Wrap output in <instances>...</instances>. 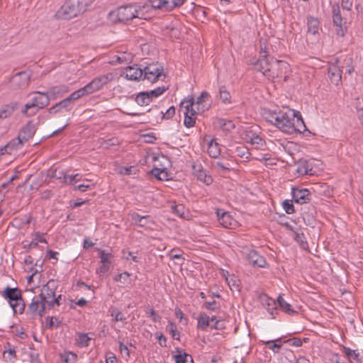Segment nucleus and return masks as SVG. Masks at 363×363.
<instances>
[{
  "mask_svg": "<svg viewBox=\"0 0 363 363\" xmlns=\"http://www.w3.org/2000/svg\"><path fill=\"white\" fill-rule=\"evenodd\" d=\"M296 172L300 175H306V174L313 175V169L310 167L309 164L306 161L298 164V165L297 167Z\"/></svg>",
  "mask_w": 363,
  "mask_h": 363,
  "instance_id": "nucleus-31",
  "label": "nucleus"
},
{
  "mask_svg": "<svg viewBox=\"0 0 363 363\" xmlns=\"http://www.w3.org/2000/svg\"><path fill=\"white\" fill-rule=\"evenodd\" d=\"M214 167L218 168V169L223 173L228 172L230 170V167L228 165L225 164L221 161H218L214 164Z\"/></svg>",
  "mask_w": 363,
  "mask_h": 363,
  "instance_id": "nucleus-61",
  "label": "nucleus"
},
{
  "mask_svg": "<svg viewBox=\"0 0 363 363\" xmlns=\"http://www.w3.org/2000/svg\"><path fill=\"white\" fill-rule=\"evenodd\" d=\"M99 257L102 264H110L108 259L112 257V254L111 252H106L105 250H100Z\"/></svg>",
  "mask_w": 363,
  "mask_h": 363,
  "instance_id": "nucleus-51",
  "label": "nucleus"
},
{
  "mask_svg": "<svg viewBox=\"0 0 363 363\" xmlns=\"http://www.w3.org/2000/svg\"><path fill=\"white\" fill-rule=\"evenodd\" d=\"M35 96L28 102L21 112L28 116L34 115L38 110L46 107L50 103V96L47 92L35 91Z\"/></svg>",
  "mask_w": 363,
  "mask_h": 363,
  "instance_id": "nucleus-5",
  "label": "nucleus"
},
{
  "mask_svg": "<svg viewBox=\"0 0 363 363\" xmlns=\"http://www.w3.org/2000/svg\"><path fill=\"white\" fill-rule=\"evenodd\" d=\"M18 108V102H11L8 104L4 105L0 108L1 116L3 119H6L11 116Z\"/></svg>",
  "mask_w": 363,
  "mask_h": 363,
  "instance_id": "nucleus-21",
  "label": "nucleus"
},
{
  "mask_svg": "<svg viewBox=\"0 0 363 363\" xmlns=\"http://www.w3.org/2000/svg\"><path fill=\"white\" fill-rule=\"evenodd\" d=\"M250 143L257 150H262L266 146L265 141L258 135H253Z\"/></svg>",
  "mask_w": 363,
  "mask_h": 363,
  "instance_id": "nucleus-33",
  "label": "nucleus"
},
{
  "mask_svg": "<svg viewBox=\"0 0 363 363\" xmlns=\"http://www.w3.org/2000/svg\"><path fill=\"white\" fill-rule=\"evenodd\" d=\"M160 114L162 115V119H169L172 118L175 114V108L172 106H170L165 113L163 111H160Z\"/></svg>",
  "mask_w": 363,
  "mask_h": 363,
  "instance_id": "nucleus-55",
  "label": "nucleus"
},
{
  "mask_svg": "<svg viewBox=\"0 0 363 363\" xmlns=\"http://www.w3.org/2000/svg\"><path fill=\"white\" fill-rule=\"evenodd\" d=\"M89 95L85 87H82L74 92H72L67 98L69 99L71 103L75 100L79 99V98Z\"/></svg>",
  "mask_w": 363,
  "mask_h": 363,
  "instance_id": "nucleus-39",
  "label": "nucleus"
},
{
  "mask_svg": "<svg viewBox=\"0 0 363 363\" xmlns=\"http://www.w3.org/2000/svg\"><path fill=\"white\" fill-rule=\"evenodd\" d=\"M60 325V322L58 321V319L55 317H48L46 319V323L45 327L47 328H52V327H58Z\"/></svg>",
  "mask_w": 363,
  "mask_h": 363,
  "instance_id": "nucleus-54",
  "label": "nucleus"
},
{
  "mask_svg": "<svg viewBox=\"0 0 363 363\" xmlns=\"http://www.w3.org/2000/svg\"><path fill=\"white\" fill-rule=\"evenodd\" d=\"M135 101L138 105L143 106L148 105L152 101V100L150 96L148 95L147 91H144L139 93L136 96Z\"/></svg>",
  "mask_w": 363,
  "mask_h": 363,
  "instance_id": "nucleus-32",
  "label": "nucleus"
},
{
  "mask_svg": "<svg viewBox=\"0 0 363 363\" xmlns=\"http://www.w3.org/2000/svg\"><path fill=\"white\" fill-rule=\"evenodd\" d=\"M56 286L54 281H49L44 285L41 289L40 298L49 307H53L55 305L60 306L61 295L55 296Z\"/></svg>",
  "mask_w": 363,
  "mask_h": 363,
  "instance_id": "nucleus-8",
  "label": "nucleus"
},
{
  "mask_svg": "<svg viewBox=\"0 0 363 363\" xmlns=\"http://www.w3.org/2000/svg\"><path fill=\"white\" fill-rule=\"evenodd\" d=\"M168 327H169V333L172 334V337L178 340L179 334L177 332L176 325L174 323H169V325Z\"/></svg>",
  "mask_w": 363,
  "mask_h": 363,
  "instance_id": "nucleus-60",
  "label": "nucleus"
},
{
  "mask_svg": "<svg viewBox=\"0 0 363 363\" xmlns=\"http://www.w3.org/2000/svg\"><path fill=\"white\" fill-rule=\"evenodd\" d=\"M194 105V99L193 97L186 98L183 99L180 104V111L184 115V125L186 128L194 127L196 124V112Z\"/></svg>",
  "mask_w": 363,
  "mask_h": 363,
  "instance_id": "nucleus-6",
  "label": "nucleus"
},
{
  "mask_svg": "<svg viewBox=\"0 0 363 363\" xmlns=\"http://www.w3.org/2000/svg\"><path fill=\"white\" fill-rule=\"evenodd\" d=\"M196 177L198 179L207 185H209L213 182V178L210 175H208L204 170L197 174Z\"/></svg>",
  "mask_w": 363,
  "mask_h": 363,
  "instance_id": "nucleus-45",
  "label": "nucleus"
},
{
  "mask_svg": "<svg viewBox=\"0 0 363 363\" xmlns=\"http://www.w3.org/2000/svg\"><path fill=\"white\" fill-rule=\"evenodd\" d=\"M278 113L279 112H277L276 111H272L264 109L262 112V116L267 122L274 125L275 121L278 120Z\"/></svg>",
  "mask_w": 363,
  "mask_h": 363,
  "instance_id": "nucleus-35",
  "label": "nucleus"
},
{
  "mask_svg": "<svg viewBox=\"0 0 363 363\" xmlns=\"http://www.w3.org/2000/svg\"><path fill=\"white\" fill-rule=\"evenodd\" d=\"M145 6V9L151 7L154 9H161L162 11V0H150L149 4H146Z\"/></svg>",
  "mask_w": 363,
  "mask_h": 363,
  "instance_id": "nucleus-56",
  "label": "nucleus"
},
{
  "mask_svg": "<svg viewBox=\"0 0 363 363\" xmlns=\"http://www.w3.org/2000/svg\"><path fill=\"white\" fill-rule=\"evenodd\" d=\"M122 254H123V257L127 260H128L129 259H131L134 262H139V258L137 256L133 255L132 252L123 250H122Z\"/></svg>",
  "mask_w": 363,
  "mask_h": 363,
  "instance_id": "nucleus-57",
  "label": "nucleus"
},
{
  "mask_svg": "<svg viewBox=\"0 0 363 363\" xmlns=\"http://www.w3.org/2000/svg\"><path fill=\"white\" fill-rule=\"evenodd\" d=\"M353 5V0H341L342 9L350 11Z\"/></svg>",
  "mask_w": 363,
  "mask_h": 363,
  "instance_id": "nucleus-62",
  "label": "nucleus"
},
{
  "mask_svg": "<svg viewBox=\"0 0 363 363\" xmlns=\"http://www.w3.org/2000/svg\"><path fill=\"white\" fill-rule=\"evenodd\" d=\"M291 195L295 203L304 204L308 203L311 199V194L308 189H300L293 186Z\"/></svg>",
  "mask_w": 363,
  "mask_h": 363,
  "instance_id": "nucleus-11",
  "label": "nucleus"
},
{
  "mask_svg": "<svg viewBox=\"0 0 363 363\" xmlns=\"http://www.w3.org/2000/svg\"><path fill=\"white\" fill-rule=\"evenodd\" d=\"M71 104V101L68 98H65V99L60 101L59 103H57L55 105L50 107L48 110L49 113L55 114L58 111H61L63 108H67Z\"/></svg>",
  "mask_w": 363,
  "mask_h": 363,
  "instance_id": "nucleus-26",
  "label": "nucleus"
},
{
  "mask_svg": "<svg viewBox=\"0 0 363 363\" xmlns=\"http://www.w3.org/2000/svg\"><path fill=\"white\" fill-rule=\"evenodd\" d=\"M111 316L112 317V320L115 322L123 321L125 320L124 315L118 309L112 310L111 311Z\"/></svg>",
  "mask_w": 363,
  "mask_h": 363,
  "instance_id": "nucleus-47",
  "label": "nucleus"
},
{
  "mask_svg": "<svg viewBox=\"0 0 363 363\" xmlns=\"http://www.w3.org/2000/svg\"><path fill=\"white\" fill-rule=\"evenodd\" d=\"M69 91V87L67 85H58L52 86L47 91L50 99H55L59 96Z\"/></svg>",
  "mask_w": 363,
  "mask_h": 363,
  "instance_id": "nucleus-19",
  "label": "nucleus"
},
{
  "mask_svg": "<svg viewBox=\"0 0 363 363\" xmlns=\"http://www.w3.org/2000/svg\"><path fill=\"white\" fill-rule=\"evenodd\" d=\"M210 325L209 316L205 313H201L198 318L197 328L201 330H205Z\"/></svg>",
  "mask_w": 363,
  "mask_h": 363,
  "instance_id": "nucleus-28",
  "label": "nucleus"
},
{
  "mask_svg": "<svg viewBox=\"0 0 363 363\" xmlns=\"http://www.w3.org/2000/svg\"><path fill=\"white\" fill-rule=\"evenodd\" d=\"M344 352L350 359H353L358 362H363V350L359 351L358 350H351L349 347H345Z\"/></svg>",
  "mask_w": 363,
  "mask_h": 363,
  "instance_id": "nucleus-24",
  "label": "nucleus"
},
{
  "mask_svg": "<svg viewBox=\"0 0 363 363\" xmlns=\"http://www.w3.org/2000/svg\"><path fill=\"white\" fill-rule=\"evenodd\" d=\"M260 301L262 306L272 315V318H274V315L277 313V303L273 298H270L266 294L260 296Z\"/></svg>",
  "mask_w": 363,
  "mask_h": 363,
  "instance_id": "nucleus-17",
  "label": "nucleus"
},
{
  "mask_svg": "<svg viewBox=\"0 0 363 363\" xmlns=\"http://www.w3.org/2000/svg\"><path fill=\"white\" fill-rule=\"evenodd\" d=\"M45 303L40 298H33L28 306V312L33 316H43L45 311Z\"/></svg>",
  "mask_w": 363,
  "mask_h": 363,
  "instance_id": "nucleus-12",
  "label": "nucleus"
},
{
  "mask_svg": "<svg viewBox=\"0 0 363 363\" xmlns=\"http://www.w3.org/2000/svg\"><path fill=\"white\" fill-rule=\"evenodd\" d=\"M1 296L9 301L15 313L21 314L24 311L25 303L22 298L21 291L18 288L7 286L1 292Z\"/></svg>",
  "mask_w": 363,
  "mask_h": 363,
  "instance_id": "nucleus-4",
  "label": "nucleus"
},
{
  "mask_svg": "<svg viewBox=\"0 0 363 363\" xmlns=\"http://www.w3.org/2000/svg\"><path fill=\"white\" fill-rule=\"evenodd\" d=\"M235 153L238 156L241 158L248 159L249 158V151L248 150L242 146L237 147L235 149Z\"/></svg>",
  "mask_w": 363,
  "mask_h": 363,
  "instance_id": "nucleus-49",
  "label": "nucleus"
},
{
  "mask_svg": "<svg viewBox=\"0 0 363 363\" xmlns=\"http://www.w3.org/2000/svg\"><path fill=\"white\" fill-rule=\"evenodd\" d=\"M169 207L172 213L180 218H186L189 216V211L183 204L171 201L169 203Z\"/></svg>",
  "mask_w": 363,
  "mask_h": 363,
  "instance_id": "nucleus-20",
  "label": "nucleus"
},
{
  "mask_svg": "<svg viewBox=\"0 0 363 363\" xmlns=\"http://www.w3.org/2000/svg\"><path fill=\"white\" fill-rule=\"evenodd\" d=\"M119 350H120V352L121 353L122 356L124 358H126V359L129 358V357H130L129 350H128V347L121 342H119Z\"/></svg>",
  "mask_w": 363,
  "mask_h": 363,
  "instance_id": "nucleus-59",
  "label": "nucleus"
},
{
  "mask_svg": "<svg viewBox=\"0 0 363 363\" xmlns=\"http://www.w3.org/2000/svg\"><path fill=\"white\" fill-rule=\"evenodd\" d=\"M192 170H193V173L195 176H196L197 174L201 173L202 171H203L202 165L199 163L194 164L192 165Z\"/></svg>",
  "mask_w": 363,
  "mask_h": 363,
  "instance_id": "nucleus-63",
  "label": "nucleus"
},
{
  "mask_svg": "<svg viewBox=\"0 0 363 363\" xmlns=\"http://www.w3.org/2000/svg\"><path fill=\"white\" fill-rule=\"evenodd\" d=\"M284 342L288 343L291 346L297 347H301L302 345V340L298 337L289 338L285 340Z\"/></svg>",
  "mask_w": 363,
  "mask_h": 363,
  "instance_id": "nucleus-58",
  "label": "nucleus"
},
{
  "mask_svg": "<svg viewBox=\"0 0 363 363\" xmlns=\"http://www.w3.org/2000/svg\"><path fill=\"white\" fill-rule=\"evenodd\" d=\"M308 31L315 35L318 33L319 30V21L316 18L310 16L307 20Z\"/></svg>",
  "mask_w": 363,
  "mask_h": 363,
  "instance_id": "nucleus-29",
  "label": "nucleus"
},
{
  "mask_svg": "<svg viewBox=\"0 0 363 363\" xmlns=\"http://www.w3.org/2000/svg\"><path fill=\"white\" fill-rule=\"evenodd\" d=\"M265 344L268 348L272 350L274 353H278L280 350V345H278L275 340L262 341Z\"/></svg>",
  "mask_w": 363,
  "mask_h": 363,
  "instance_id": "nucleus-48",
  "label": "nucleus"
},
{
  "mask_svg": "<svg viewBox=\"0 0 363 363\" xmlns=\"http://www.w3.org/2000/svg\"><path fill=\"white\" fill-rule=\"evenodd\" d=\"M216 213L219 223L224 228H233L236 225V221L229 213L217 210Z\"/></svg>",
  "mask_w": 363,
  "mask_h": 363,
  "instance_id": "nucleus-15",
  "label": "nucleus"
},
{
  "mask_svg": "<svg viewBox=\"0 0 363 363\" xmlns=\"http://www.w3.org/2000/svg\"><path fill=\"white\" fill-rule=\"evenodd\" d=\"M203 306L208 311H216L219 309V304L216 301H206L203 303Z\"/></svg>",
  "mask_w": 363,
  "mask_h": 363,
  "instance_id": "nucleus-52",
  "label": "nucleus"
},
{
  "mask_svg": "<svg viewBox=\"0 0 363 363\" xmlns=\"http://www.w3.org/2000/svg\"><path fill=\"white\" fill-rule=\"evenodd\" d=\"M210 94L207 91H203L196 101H194V108L196 112L203 113L209 109L211 105L208 103Z\"/></svg>",
  "mask_w": 363,
  "mask_h": 363,
  "instance_id": "nucleus-14",
  "label": "nucleus"
},
{
  "mask_svg": "<svg viewBox=\"0 0 363 363\" xmlns=\"http://www.w3.org/2000/svg\"><path fill=\"white\" fill-rule=\"evenodd\" d=\"M91 338L85 333H80L77 340L78 346L81 347H87L89 345Z\"/></svg>",
  "mask_w": 363,
  "mask_h": 363,
  "instance_id": "nucleus-40",
  "label": "nucleus"
},
{
  "mask_svg": "<svg viewBox=\"0 0 363 363\" xmlns=\"http://www.w3.org/2000/svg\"><path fill=\"white\" fill-rule=\"evenodd\" d=\"M287 66V63L284 61L277 60L273 58L269 60L267 57V52L262 48H261L260 57L255 64V69L262 72L268 79L281 77L279 69H286Z\"/></svg>",
  "mask_w": 363,
  "mask_h": 363,
  "instance_id": "nucleus-1",
  "label": "nucleus"
},
{
  "mask_svg": "<svg viewBox=\"0 0 363 363\" xmlns=\"http://www.w3.org/2000/svg\"><path fill=\"white\" fill-rule=\"evenodd\" d=\"M219 96L220 99L223 103L225 104H229L231 103V96L230 92L227 90L225 86H222L219 88Z\"/></svg>",
  "mask_w": 363,
  "mask_h": 363,
  "instance_id": "nucleus-38",
  "label": "nucleus"
},
{
  "mask_svg": "<svg viewBox=\"0 0 363 363\" xmlns=\"http://www.w3.org/2000/svg\"><path fill=\"white\" fill-rule=\"evenodd\" d=\"M82 176L81 174H76L74 175H69V176L65 175L64 179H65V183H67L68 184H74L77 182L80 181L82 179Z\"/></svg>",
  "mask_w": 363,
  "mask_h": 363,
  "instance_id": "nucleus-44",
  "label": "nucleus"
},
{
  "mask_svg": "<svg viewBox=\"0 0 363 363\" xmlns=\"http://www.w3.org/2000/svg\"><path fill=\"white\" fill-rule=\"evenodd\" d=\"M277 116L278 120L275 121L274 125L284 133H294L296 112L292 110L279 111Z\"/></svg>",
  "mask_w": 363,
  "mask_h": 363,
  "instance_id": "nucleus-7",
  "label": "nucleus"
},
{
  "mask_svg": "<svg viewBox=\"0 0 363 363\" xmlns=\"http://www.w3.org/2000/svg\"><path fill=\"white\" fill-rule=\"evenodd\" d=\"M146 6L136 7L133 5L121 6L109 13L110 19L114 22H126L134 18L146 19L144 13Z\"/></svg>",
  "mask_w": 363,
  "mask_h": 363,
  "instance_id": "nucleus-3",
  "label": "nucleus"
},
{
  "mask_svg": "<svg viewBox=\"0 0 363 363\" xmlns=\"http://www.w3.org/2000/svg\"><path fill=\"white\" fill-rule=\"evenodd\" d=\"M176 363H194L192 357L186 352H179L174 356Z\"/></svg>",
  "mask_w": 363,
  "mask_h": 363,
  "instance_id": "nucleus-34",
  "label": "nucleus"
},
{
  "mask_svg": "<svg viewBox=\"0 0 363 363\" xmlns=\"http://www.w3.org/2000/svg\"><path fill=\"white\" fill-rule=\"evenodd\" d=\"M3 356L6 362H12L16 358V351L13 349H9L4 352Z\"/></svg>",
  "mask_w": 363,
  "mask_h": 363,
  "instance_id": "nucleus-53",
  "label": "nucleus"
},
{
  "mask_svg": "<svg viewBox=\"0 0 363 363\" xmlns=\"http://www.w3.org/2000/svg\"><path fill=\"white\" fill-rule=\"evenodd\" d=\"M207 151H208V155L211 157H213V158L218 157L220 152V148L218 147V144L217 143L214 142L213 140H211L208 143V147Z\"/></svg>",
  "mask_w": 363,
  "mask_h": 363,
  "instance_id": "nucleus-37",
  "label": "nucleus"
},
{
  "mask_svg": "<svg viewBox=\"0 0 363 363\" xmlns=\"http://www.w3.org/2000/svg\"><path fill=\"white\" fill-rule=\"evenodd\" d=\"M152 174L160 180H165L167 177V172L165 168L161 169L155 167L152 169Z\"/></svg>",
  "mask_w": 363,
  "mask_h": 363,
  "instance_id": "nucleus-42",
  "label": "nucleus"
},
{
  "mask_svg": "<svg viewBox=\"0 0 363 363\" xmlns=\"http://www.w3.org/2000/svg\"><path fill=\"white\" fill-rule=\"evenodd\" d=\"M328 74L332 83L338 84L341 82L342 71L337 65H333L330 66L328 68Z\"/></svg>",
  "mask_w": 363,
  "mask_h": 363,
  "instance_id": "nucleus-22",
  "label": "nucleus"
},
{
  "mask_svg": "<svg viewBox=\"0 0 363 363\" xmlns=\"http://www.w3.org/2000/svg\"><path fill=\"white\" fill-rule=\"evenodd\" d=\"M45 234L41 233L40 232H35L32 234V240L30 243V247H37L38 245V242H45L46 243L47 241L45 238H44Z\"/></svg>",
  "mask_w": 363,
  "mask_h": 363,
  "instance_id": "nucleus-36",
  "label": "nucleus"
},
{
  "mask_svg": "<svg viewBox=\"0 0 363 363\" xmlns=\"http://www.w3.org/2000/svg\"><path fill=\"white\" fill-rule=\"evenodd\" d=\"M292 237L303 250H307L308 245L303 233L301 230H294Z\"/></svg>",
  "mask_w": 363,
  "mask_h": 363,
  "instance_id": "nucleus-23",
  "label": "nucleus"
},
{
  "mask_svg": "<svg viewBox=\"0 0 363 363\" xmlns=\"http://www.w3.org/2000/svg\"><path fill=\"white\" fill-rule=\"evenodd\" d=\"M167 88L164 86H159L155 89H153L150 91H147V94L150 96L151 100L152 101L154 98H157L159 96L162 95L167 90Z\"/></svg>",
  "mask_w": 363,
  "mask_h": 363,
  "instance_id": "nucleus-43",
  "label": "nucleus"
},
{
  "mask_svg": "<svg viewBox=\"0 0 363 363\" xmlns=\"http://www.w3.org/2000/svg\"><path fill=\"white\" fill-rule=\"evenodd\" d=\"M113 74L108 72L94 78L84 87L89 95L101 90L105 85L113 81Z\"/></svg>",
  "mask_w": 363,
  "mask_h": 363,
  "instance_id": "nucleus-9",
  "label": "nucleus"
},
{
  "mask_svg": "<svg viewBox=\"0 0 363 363\" xmlns=\"http://www.w3.org/2000/svg\"><path fill=\"white\" fill-rule=\"evenodd\" d=\"M130 274L129 272H123L121 274L116 275L113 277V280L115 281H118V282H121L122 284H127L130 281Z\"/></svg>",
  "mask_w": 363,
  "mask_h": 363,
  "instance_id": "nucleus-41",
  "label": "nucleus"
},
{
  "mask_svg": "<svg viewBox=\"0 0 363 363\" xmlns=\"http://www.w3.org/2000/svg\"><path fill=\"white\" fill-rule=\"evenodd\" d=\"M333 21L336 26L341 27L342 23L341 13L333 16Z\"/></svg>",
  "mask_w": 363,
  "mask_h": 363,
  "instance_id": "nucleus-64",
  "label": "nucleus"
},
{
  "mask_svg": "<svg viewBox=\"0 0 363 363\" xmlns=\"http://www.w3.org/2000/svg\"><path fill=\"white\" fill-rule=\"evenodd\" d=\"M138 169L134 166L122 167L120 169V174L125 175L135 174Z\"/></svg>",
  "mask_w": 363,
  "mask_h": 363,
  "instance_id": "nucleus-50",
  "label": "nucleus"
},
{
  "mask_svg": "<svg viewBox=\"0 0 363 363\" xmlns=\"http://www.w3.org/2000/svg\"><path fill=\"white\" fill-rule=\"evenodd\" d=\"M24 143L17 136V138L11 140L6 145V148L9 150V155L13 154L14 152L20 150Z\"/></svg>",
  "mask_w": 363,
  "mask_h": 363,
  "instance_id": "nucleus-25",
  "label": "nucleus"
},
{
  "mask_svg": "<svg viewBox=\"0 0 363 363\" xmlns=\"http://www.w3.org/2000/svg\"><path fill=\"white\" fill-rule=\"evenodd\" d=\"M247 260L253 266L259 267H264L266 264L265 259L255 250H251L248 253Z\"/></svg>",
  "mask_w": 363,
  "mask_h": 363,
  "instance_id": "nucleus-18",
  "label": "nucleus"
},
{
  "mask_svg": "<svg viewBox=\"0 0 363 363\" xmlns=\"http://www.w3.org/2000/svg\"><path fill=\"white\" fill-rule=\"evenodd\" d=\"M122 76L131 81H140L143 79V71L138 65L128 66L124 69Z\"/></svg>",
  "mask_w": 363,
  "mask_h": 363,
  "instance_id": "nucleus-13",
  "label": "nucleus"
},
{
  "mask_svg": "<svg viewBox=\"0 0 363 363\" xmlns=\"http://www.w3.org/2000/svg\"><path fill=\"white\" fill-rule=\"evenodd\" d=\"M36 131V127L32 122H28L20 130L18 137L23 142L28 141L33 137Z\"/></svg>",
  "mask_w": 363,
  "mask_h": 363,
  "instance_id": "nucleus-16",
  "label": "nucleus"
},
{
  "mask_svg": "<svg viewBox=\"0 0 363 363\" xmlns=\"http://www.w3.org/2000/svg\"><path fill=\"white\" fill-rule=\"evenodd\" d=\"M143 71V79H147L150 82H155L163 74L164 69L160 63L155 62L147 65Z\"/></svg>",
  "mask_w": 363,
  "mask_h": 363,
  "instance_id": "nucleus-10",
  "label": "nucleus"
},
{
  "mask_svg": "<svg viewBox=\"0 0 363 363\" xmlns=\"http://www.w3.org/2000/svg\"><path fill=\"white\" fill-rule=\"evenodd\" d=\"M95 0H66L56 16L60 19H71L85 12Z\"/></svg>",
  "mask_w": 363,
  "mask_h": 363,
  "instance_id": "nucleus-2",
  "label": "nucleus"
},
{
  "mask_svg": "<svg viewBox=\"0 0 363 363\" xmlns=\"http://www.w3.org/2000/svg\"><path fill=\"white\" fill-rule=\"evenodd\" d=\"M282 207L287 214H292L295 212L293 202L291 200H284L282 202Z\"/></svg>",
  "mask_w": 363,
  "mask_h": 363,
  "instance_id": "nucleus-46",
  "label": "nucleus"
},
{
  "mask_svg": "<svg viewBox=\"0 0 363 363\" xmlns=\"http://www.w3.org/2000/svg\"><path fill=\"white\" fill-rule=\"evenodd\" d=\"M277 302H278V304L280 307V308L285 313L289 314V315H293V314H295V313H297V311H296L295 310H294L292 308H291V306L288 303L286 302L281 295H279L277 298Z\"/></svg>",
  "mask_w": 363,
  "mask_h": 363,
  "instance_id": "nucleus-27",
  "label": "nucleus"
},
{
  "mask_svg": "<svg viewBox=\"0 0 363 363\" xmlns=\"http://www.w3.org/2000/svg\"><path fill=\"white\" fill-rule=\"evenodd\" d=\"M306 130V126L303 122V120L301 114L297 112L296 113V117L294 121V132L302 133Z\"/></svg>",
  "mask_w": 363,
  "mask_h": 363,
  "instance_id": "nucleus-30",
  "label": "nucleus"
}]
</instances>
